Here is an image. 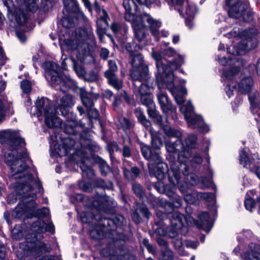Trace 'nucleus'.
Listing matches in <instances>:
<instances>
[{
  "label": "nucleus",
  "mask_w": 260,
  "mask_h": 260,
  "mask_svg": "<svg viewBox=\"0 0 260 260\" xmlns=\"http://www.w3.org/2000/svg\"><path fill=\"white\" fill-rule=\"evenodd\" d=\"M0 136L5 139L12 151L11 153L6 156L5 161L10 166V169L14 173L13 175L16 176L20 174L18 177L22 178L26 175L28 179L31 183L32 177L30 175H27L28 171L24 163L28 158L26 150L22 149L25 146L24 140L20 138L17 133L10 130L2 132ZM15 178H17V176Z\"/></svg>",
  "instance_id": "1"
},
{
  "label": "nucleus",
  "mask_w": 260,
  "mask_h": 260,
  "mask_svg": "<svg viewBox=\"0 0 260 260\" xmlns=\"http://www.w3.org/2000/svg\"><path fill=\"white\" fill-rule=\"evenodd\" d=\"M94 40V35L90 27L86 28H79L76 29L75 36L69 39L64 40L61 46V49L72 53L75 52L84 55L88 47V41L92 42Z\"/></svg>",
  "instance_id": "2"
},
{
  "label": "nucleus",
  "mask_w": 260,
  "mask_h": 260,
  "mask_svg": "<svg viewBox=\"0 0 260 260\" xmlns=\"http://www.w3.org/2000/svg\"><path fill=\"white\" fill-rule=\"evenodd\" d=\"M141 153L143 157L148 160L149 172L151 176L155 177L158 180H162L168 170L167 164L162 161V158L158 152L152 153L150 147L144 144H141Z\"/></svg>",
  "instance_id": "3"
},
{
  "label": "nucleus",
  "mask_w": 260,
  "mask_h": 260,
  "mask_svg": "<svg viewBox=\"0 0 260 260\" xmlns=\"http://www.w3.org/2000/svg\"><path fill=\"white\" fill-rule=\"evenodd\" d=\"M145 22L148 23L152 35L158 40L159 37L158 29L161 25V23L156 19H154L146 13L141 14L132 23V27L136 39L139 42H142L146 38Z\"/></svg>",
  "instance_id": "4"
},
{
  "label": "nucleus",
  "mask_w": 260,
  "mask_h": 260,
  "mask_svg": "<svg viewBox=\"0 0 260 260\" xmlns=\"http://www.w3.org/2000/svg\"><path fill=\"white\" fill-rule=\"evenodd\" d=\"M36 107L38 110L37 116L39 117L43 113L45 123L49 127L61 126V120L56 116L55 109L47 98H42L38 100L36 102Z\"/></svg>",
  "instance_id": "5"
},
{
  "label": "nucleus",
  "mask_w": 260,
  "mask_h": 260,
  "mask_svg": "<svg viewBox=\"0 0 260 260\" xmlns=\"http://www.w3.org/2000/svg\"><path fill=\"white\" fill-rule=\"evenodd\" d=\"M45 70V77L52 84H60L66 88H70L74 84V81L70 76L59 75L57 65L54 62L47 61L42 66Z\"/></svg>",
  "instance_id": "6"
},
{
  "label": "nucleus",
  "mask_w": 260,
  "mask_h": 260,
  "mask_svg": "<svg viewBox=\"0 0 260 260\" xmlns=\"http://www.w3.org/2000/svg\"><path fill=\"white\" fill-rule=\"evenodd\" d=\"M226 4L230 8L228 14L230 17L242 19L248 22L253 20V13L248 9L246 3L240 0H226Z\"/></svg>",
  "instance_id": "7"
},
{
  "label": "nucleus",
  "mask_w": 260,
  "mask_h": 260,
  "mask_svg": "<svg viewBox=\"0 0 260 260\" xmlns=\"http://www.w3.org/2000/svg\"><path fill=\"white\" fill-rule=\"evenodd\" d=\"M180 111L183 114L189 126L193 128H199L204 133L209 131V127L204 123L200 115H196L193 111V107L190 101L180 107Z\"/></svg>",
  "instance_id": "8"
},
{
  "label": "nucleus",
  "mask_w": 260,
  "mask_h": 260,
  "mask_svg": "<svg viewBox=\"0 0 260 260\" xmlns=\"http://www.w3.org/2000/svg\"><path fill=\"white\" fill-rule=\"evenodd\" d=\"M239 91L244 94H249L251 110L253 113H256L260 100L259 94L253 88V81L250 77L243 79L239 84Z\"/></svg>",
  "instance_id": "9"
},
{
  "label": "nucleus",
  "mask_w": 260,
  "mask_h": 260,
  "mask_svg": "<svg viewBox=\"0 0 260 260\" xmlns=\"http://www.w3.org/2000/svg\"><path fill=\"white\" fill-rule=\"evenodd\" d=\"M166 148L168 152L177 154L178 162L180 164L179 168H184L186 172L187 166L186 164L188 159V152L184 147L181 140L178 139L174 142L167 141L166 143Z\"/></svg>",
  "instance_id": "10"
},
{
  "label": "nucleus",
  "mask_w": 260,
  "mask_h": 260,
  "mask_svg": "<svg viewBox=\"0 0 260 260\" xmlns=\"http://www.w3.org/2000/svg\"><path fill=\"white\" fill-rule=\"evenodd\" d=\"M176 82V79L175 78L174 75H169L167 76V79H165L164 82L158 83V87L161 85L166 86L167 89L171 92L174 99L179 105L183 104L184 102V95L186 94L187 91L186 89L175 86V82Z\"/></svg>",
  "instance_id": "11"
},
{
  "label": "nucleus",
  "mask_w": 260,
  "mask_h": 260,
  "mask_svg": "<svg viewBox=\"0 0 260 260\" xmlns=\"http://www.w3.org/2000/svg\"><path fill=\"white\" fill-rule=\"evenodd\" d=\"M257 45V41L254 37H248L239 42L237 46H231L228 47L227 52L234 55H242L247 51L255 48Z\"/></svg>",
  "instance_id": "12"
},
{
  "label": "nucleus",
  "mask_w": 260,
  "mask_h": 260,
  "mask_svg": "<svg viewBox=\"0 0 260 260\" xmlns=\"http://www.w3.org/2000/svg\"><path fill=\"white\" fill-rule=\"evenodd\" d=\"M93 206L95 208L93 209L92 211V221L95 219V220H99L98 226L105 227L110 224V222H112L111 220L108 218L101 217V215L99 214H95L94 210L100 212V211H105L110 206L109 202L105 198L101 197L98 199V200H95L92 202Z\"/></svg>",
  "instance_id": "13"
},
{
  "label": "nucleus",
  "mask_w": 260,
  "mask_h": 260,
  "mask_svg": "<svg viewBox=\"0 0 260 260\" xmlns=\"http://www.w3.org/2000/svg\"><path fill=\"white\" fill-rule=\"evenodd\" d=\"M36 194L28 193L22 197L21 202L22 204H19L14 212L13 215L17 218H20L26 212H31L37 207V204L34 201Z\"/></svg>",
  "instance_id": "14"
},
{
  "label": "nucleus",
  "mask_w": 260,
  "mask_h": 260,
  "mask_svg": "<svg viewBox=\"0 0 260 260\" xmlns=\"http://www.w3.org/2000/svg\"><path fill=\"white\" fill-rule=\"evenodd\" d=\"M152 57L156 61V68L157 72L156 74V79L157 83L164 82L165 79H167V76L169 75H174L169 70L162 60V55L160 53L152 51L151 54Z\"/></svg>",
  "instance_id": "15"
},
{
  "label": "nucleus",
  "mask_w": 260,
  "mask_h": 260,
  "mask_svg": "<svg viewBox=\"0 0 260 260\" xmlns=\"http://www.w3.org/2000/svg\"><path fill=\"white\" fill-rule=\"evenodd\" d=\"M184 168H179L178 165L172 164L171 165V170L169 172V180L173 186L178 185L179 190L182 194H185L187 191V188L182 184H180L181 171L183 172Z\"/></svg>",
  "instance_id": "16"
},
{
  "label": "nucleus",
  "mask_w": 260,
  "mask_h": 260,
  "mask_svg": "<svg viewBox=\"0 0 260 260\" xmlns=\"http://www.w3.org/2000/svg\"><path fill=\"white\" fill-rule=\"evenodd\" d=\"M239 71V69L236 67L231 68L229 70L223 71V74L226 79L230 81L232 80L229 83H227L226 87L225 88L226 93L229 98L234 94V91H237L236 84L233 81V79Z\"/></svg>",
  "instance_id": "17"
},
{
  "label": "nucleus",
  "mask_w": 260,
  "mask_h": 260,
  "mask_svg": "<svg viewBox=\"0 0 260 260\" xmlns=\"http://www.w3.org/2000/svg\"><path fill=\"white\" fill-rule=\"evenodd\" d=\"M155 188L160 193H165L168 197L172 198V203H170L169 206L171 207L179 208L182 205V200L181 199L174 194L173 188H171L170 190L168 189V186H166L164 187L162 183L158 182L154 185Z\"/></svg>",
  "instance_id": "18"
},
{
  "label": "nucleus",
  "mask_w": 260,
  "mask_h": 260,
  "mask_svg": "<svg viewBox=\"0 0 260 260\" xmlns=\"http://www.w3.org/2000/svg\"><path fill=\"white\" fill-rule=\"evenodd\" d=\"M165 55L168 57L173 56L174 59L170 60L168 64L169 70L173 73L183 63V58L180 55L177 54L172 48H169L165 51Z\"/></svg>",
  "instance_id": "19"
},
{
  "label": "nucleus",
  "mask_w": 260,
  "mask_h": 260,
  "mask_svg": "<svg viewBox=\"0 0 260 260\" xmlns=\"http://www.w3.org/2000/svg\"><path fill=\"white\" fill-rule=\"evenodd\" d=\"M130 75L135 81L134 85L136 86L137 81L140 82L147 81L149 78V71L147 66H143L141 68L132 69L130 71Z\"/></svg>",
  "instance_id": "20"
},
{
  "label": "nucleus",
  "mask_w": 260,
  "mask_h": 260,
  "mask_svg": "<svg viewBox=\"0 0 260 260\" xmlns=\"http://www.w3.org/2000/svg\"><path fill=\"white\" fill-rule=\"evenodd\" d=\"M170 5L174 7L175 9L181 14L184 13L189 18L193 17L197 12V7L193 4L189 3L187 0H183V3L180 7V11H179L174 5Z\"/></svg>",
  "instance_id": "21"
},
{
  "label": "nucleus",
  "mask_w": 260,
  "mask_h": 260,
  "mask_svg": "<svg viewBox=\"0 0 260 260\" xmlns=\"http://www.w3.org/2000/svg\"><path fill=\"white\" fill-rule=\"evenodd\" d=\"M83 172V176L90 178L93 175V171L91 168L90 160L84 154L81 157V160L77 162Z\"/></svg>",
  "instance_id": "22"
},
{
  "label": "nucleus",
  "mask_w": 260,
  "mask_h": 260,
  "mask_svg": "<svg viewBox=\"0 0 260 260\" xmlns=\"http://www.w3.org/2000/svg\"><path fill=\"white\" fill-rule=\"evenodd\" d=\"M57 104V109L61 112L62 115L67 113L66 108L71 107L74 105V101L72 95L66 94L59 100H56Z\"/></svg>",
  "instance_id": "23"
},
{
  "label": "nucleus",
  "mask_w": 260,
  "mask_h": 260,
  "mask_svg": "<svg viewBox=\"0 0 260 260\" xmlns=\"http://www.w3.org/2000/svg\"><path fill=\"white\" fill-rule=\"evenodd\" d=\"M51 250V247L43 242L38 241L34 244L31 247L30 252L34 256L38 257L43 253L49 252Z\"/></svg>",
  "instance_id": "24"
},
{
  "label": "nucleus",
  "mask_w": 260,
  "mask_h": 260,
  "mask_svg": "<svg viewBox=\"0 0 260 260\" xmlns=\"http://www.w3.org/2000/svg\"><path fill=\"white\" fill-rule=\"evenodd\" d=\"M199 219L196 224L198 228L202 229L207 232L210 230L212 224L209 220V215L208 212H204L199 215Z\"/></svg>",
  "instance_id": "25"
},
{
  "label": "nucleus",
  "mask_w": 260,
  "mask_h": 260,
  "mask_svg": "<svg viewBox=\"0 0 260 260\" xmlns=\"http://www.w3.org/2000/svg\"><path fill=\"white\" fill-rule=\"evenodd\" d=\"M64 7L69 13L76 14L78 17H83V13L79 10L78 5L75 0H63Z\"/></svg>",
  "instance_id": "26"
},
{
  "label": "nucleus",
  "mask_w": 260,
  "mask_h": 260,
  "mask_svg": "<svg viewBox=\"0 0 260 260\" xmlns=\"http://www.w3.org/2000/svg\"><path fill=\"white\" fill-rule=\"evenodd\" d=\"M76 142L74 139L68 137L64 139L61 149L59 151L56 150V152L59 156H66L74 148Z\"/></svg>",
  "instance_id": "27"
},
{
  "label": "nucleus",
  "mask_w": 260,
  "mask_h": 260,
  "mask_svg": "<svg viewBox=\"0 0 260 260\" xmlns=\"http://www.w3.org/2000/svg\"><path fill=\"white\" fill-rule=\"evenodd\" d=\"M98 95L91 93L87 92L85 90H81L80 92V98L82 103L87 109L91 108L93 106V99H96Z\"/></svg>",
  "instance_id": "28"
},
{
  "label": "nucleus",
  "mask_w": 260,
  "mask_h": 260,
  "mask_svg": "<svg viewBox=\"0 0 260 260\" xmlns=\"http://www.w3.org/2000/svg\"><path fill=\"white\" fill-rule=\"evenodd\" d=\"M157 99L164 112L167 113L172 110V105L166 93L160 91L157 94Z\"/></svg>",
  "instance_id": "29"
},
{
  "label": "nucleus",
  "mask_w": 260,
  "mask_h": 260,
  "mask_svg": "<svg viewBox=\"0 0 260 260\" xmlns=\"http://www.w3.org/2000/svg\"><path fill=\"white\" fill-rule=\"evenodd\" d=\"M104 76L107 79L108 83L110 85L118 90L122 88L123 86V82L121 79L117 77L116 73H108L107 75H104Z\"/></svg>",
  "instance_id": "30"
},
{
  "label": "nucleus",
  "mask_w": 260,
  "mask_h": 260,
  "mask_svg": "<svg viewBox=\"0 0 260 260\" xmlns=\"http://www.w3.org/2000/svg\"><path fill=\"white\" fill-rule=\"evenodd\" d=\"M36 226H38V233L50 232L53 234L55 232L54 226L52 222L47 223L44 221H39L34 223Z\"/></svg>",
  "instance_id": "31"
},
{
  "label": "nucleus",
  "mask_w": 260,
  "mask_h": 260,
  "mask_svg": "<svg viewBox=\"0 0 260 260\" xmlns=\"http://www.w3.org/2000/svg\"><path fill=\"white\" fill-rule=\"evenodd\" d=\"M108 16L107 12L103 10H102L101 12V18L99 19L98 21V28H97V34L99 35L100 38L101 39L103 34L104 33L105 30L102 28H100L99 26V24L100 22L102 21L106 25H108Z\"/></svg>",
  "instance_id": "32"
},
{
  "label": "nucleus",
  "mask_w": 260,
  "mask_h": 260,
  "mask_svg": "<svg viewBox=\"0 0 260 260\" xmlns=\"http://www.w3.org/2000/svg\"><path fill=\"white\" fill-rule=\"evenodd\" d=\"M140 174L139 169L136 167H132L131 170L124 169V174L128 180H134L138 177Z\"/></svg>",
  "instance_id": "33"
},
{
  "label": "nucleus",
  "mask_w": 260,
  "mask_h": 260,
  "mask_svg": "<svg viewBox=\"0 0 260 260\" xmlns=\"http://www.w3.org/2000/svg\"><path fill=\"white\" fill-rule=\"evenodd\" d=\"M96 161L99 165V168L103 175L106 176L110 172V168L104 160L100 157H98L96 158Z\"/></svg>",
  "instance_id": "34"
},
{
  "label": "nucleus",
  "mask_w": 260,
  "mask_h": 260,
  "mask_svg": "<svg viewBox=\"0 0 260 260\" xmlns=\"http://www.w3.org/2000/svg\"><path fill=\"white\" fill-rule=\"evenodd\" d=\"M239 161L244 167H247L249 166L251 161L247 152L245 149H242L239 153Z\"/></svg>",
  "instance_id": "35"
},
{
  "label": "nucleus",
  "mask_w": 260,
  "mask_h": 260,
  "mask_svg": "<svg viewBox=\"0 0 260 260\" xmlns=\"http://www.w3.org/2000/svg\"><path fill=\"white\" fill-rule=\"evenodd\" d=\"M143 57L141 54L138 53L132 56L131 63L135 68H141L143 66H146L143 63Z\"/></svg>",
  "instance_id": "36"
},
{
  "label": "nucleus",
  "mask_w": 260,
  "mask_h": 260,
  "mask_svg": "<svg viewBox=\"0 0 260 260\" xmlns=\"http://www.w3.org/2000/svg\"><path fill=\"white\" fill-rule=\"evenodd\" d=\"M26 8L29 11L35 12L39 8L41 0H24Z\"/></svg>",
  "instance_id": "37"
},
{
  "label": "nucleus",
  "mask_w": 260,
  "mask_h": 260,
  "mask_svg": "<svg viewBox=\"0 0 260 260\" xmlns=\"http://www.w3.org/2000/svg\"><path fill=\"white\" fill-rule=\"evenodd\" d=\"M116 124L117 127L119 129L122 128L123 129H127L131 127L132 123L126 118L123 116H119L118 117Z\"/></svg>",
  "instance_id": "38"
},
{
  "label": "nucleus",
  "mask_w": 260,
  "mask_h": 260,
  "mask_svg": "<svg viewBox=\"0 0 260 260\" xmlns=\"http://www.w3.org/2000/svg\"><path fill=\"white\" fill-rule=\"evenodd\" d=\"M255 191L253 190H250L247 192L246 198L245 201V207L247 210L251 211L252 209L254 208L255 202L251 199V194L253 196Z\"/></svg>",
  "instance_id": "39"
},
{
  "label": "nucleus",
  "mask_w": 260,
  "mask_h": 260,
  "mask_svg": "<svg viewBox=\"0 0 260 260\" xmlns=\"http://www.w3.org/2000/svg\"><path fill=\"white\" fill-rule=\"evenodd\" d=\"M142 95L140 96V100L142 104L146 105L147 107H151L154 106L152 100L153 96L151 93H142Z\"/></svg>",
  "instance_id": "40"
},
{
  "label": "nucleus",
  "mask_w": 260,
  "mask_h": 260,
  "mask_svg": "<svg viewBox=\"0 0 260 260\" xmlns=\"http://www.w3.org/2000/svg\"><path fill=\"white\" fill-rule=\"evenodd\" d=\"M135 113L139 121L146 128H148L150 125V122L147 120L145 116L142 112L141 110L137 109L135 111Z\"/></svg>",
  "instance_id": "41"
},
{
  "label": "nucleus",
  "mask_w": 260,
  "mask_h": 260,
  "mask_svg": "<svg viewBox=\"0 0 260 260\" xmlns=\"http://www.w3.org/2000/svg\"><path fill=\"white\" fill-rule=\"evenodd\" d=\"M79 128L80 127L78 126L69 122L64 125V132L69 135H76L79 132Z\"/></svg>",
  "instance_id": "42"
},
{
  "label": "nucleus",
  "mask_w": 260,
  "mask_h": 260,
  "mask_svg": "<svg viewBox=\"0 0 260 260\" xmlns=\"http://www.w3.org/2000/svg\"><path fill=\"white\" fill-rule=\"evenodd\" d=\"M197 138L194 135H188L185 139L184 142L186 144V150H188V148H194L196 147Z\"/></svg>",
  "instance_id": "43"
},
{
  "label": "nucleus",
  "mask_w": 260,
  "mask_h": 260,
  "mask_svg": "<svg viewBox=\"0 0 260 260\" xmlns=\"http://www.w3.org/2000/svg\"><path fill=\"white\" fill-rule=\"evenodd\" d=\"M151 145L153 150H152L150 148V149L152 153H154L155 152H158L159 153V149L162 146V142L161 139L157 137L152 136L151 138Z\"/></svg>",
  "instance_id": "44"
},
{
  "label": "nucleus",
  "mask_w": 260,
  "mask_h": 260,
  "mask_svg": "<svg viewBox=\"0 0 260 260\" xmlns=\"http://www.w3.org/2000/svg\"><path fill=\"white\" fill-rule=\"evenodd\" d=\"M244 258L245 260H260V251H248L244 254Z\"/></svg>",
  "instance_id": "45"
},
{
  "label": "nucleus",
  "mask_w": 260,
  "mask_h": 260,
  "mask_svg": "<svg viewBox=\"0 0 260 260\" xmlns=\"http://www.w3.org/2000/svg\"><path fill=\"white\" fill-rule=\"evenodd\" d=\"M196 197L199 200H202L207 202H211L214 200V195L210 192H196Z\"/></svg>",
  "instance_id": "46"
},
{
  "label": "nucleus",
  "mask_w": 260,
  "mask_h": 260,
  "mask_svg": "<svg viewBox=\"0 0 260 260\" xmlns=\"http://www.w3.org/2000/svg\"><path fill=\"white\" fill-rule=\"evenodd\" d=\"M164 131L165 134L170 137L180 138L182 135L180 131L171 127H165Z\"/></svg>",
  "instance_id": "47"
},
{
  "label": "nucleus",
  "mask_w": 260,
  "mask_h": 260,
  "mask_svg": "<svg viewBox=\"0 0 260 260\" xmlns=\"http://www.w3.org/2000/svg\"><path fill=\"white\" fill-rule=\"evenodd\" d=\"M171 216L173 218L171 221L173 224L177 225L178 224H182L183 219L184 218L183 214L178 212H174L171 214Z\"/></svg>",
  "instance_id": "48"
},
{
  "label": "nucleus",
  "mask_w": 260,
  "mask_h": 260,
  "mask_svg": "<svg viewBox=\"0 0 260 260\" xmlns=\"http://www.w3.org/2000/svg\"><path fill=\"white\" fill-rule=\"evenodd\" d=\"M122 4L126 12H131L137 8V5L133 0H123Z\"/></svg>",
  "instance_id": "49"
},
{
  "label": "nucleus",
  "mask_w": 260,
  "mask_h": 260,
  "mask_svg": "<svg viewBox=\"0 0 260 260\" xmlns=\"http://www.w3.org/2000/svg\"><path fill=\"white\" fill-rule=\"evenodd\" d=\"M109 69L105 71L104 75L109 74H115L118 70V67L115 60H109L108 61Z\"/></svg>",
  "instance_id": "50"
},
{
  "label": "nucleus",
  "mask_w": 260,
  "mask_h": 260,
  "mask_svg": "<svg viewBox=\"0 0 260 260\" xmlns=\"http://www.w3.org/2000/svg\"><path fill=\"white\" fill-rule=\"evenodd\" d=\"M62 26L66 28H71L74 26L77 23L76 20L71 19L69 17H63L62 20Z\"/></svg>",
  "instance_id": "51"
},
{
  "label": "nucleus",
  "mask_w": 260,
  "mask_h": 260,
  "mask_svg": "<svg viewBox=\"0 0 260 260\" xmlns=\"http://www.w3.org/2000/svg\"><path fill=\"white\" fill-rule=\"evenodd\" d=\"M96 186L104 189H112L113 185L111 181L106 182L102 179H98L96 181Z\"/></svg>",
  "instance_id": "52"
},
{
  "label": "nucleus",
  "mask_w": 260,
  "mask_h": 260,
  "mask_svg": "<svg viewBox=\"0 0 260 260\" xmlns=\"http://www.w3.org/2000/svg\"><path fill=\"white\" fill-rule=\"evenodd\" d=\"M151 87L147 85L146 83H141L140 86L138 89V94L139 96L142 95V93H145V92H148V93H150Z\"/></svg>",
  "instance_id": "53"
},
{
  "label": "nucleus",
  "mask_w": 260,
  "mask_h": 260,
  "mask_svg": "<svg viewBox=\"0 0 260 260\" xmlns=\"http://www.w3.org/2000/svg\"><path fill=\"white\" fill-rule=\"evenodd\" d=\"M133 189L136 194L140 198L144 196V192L142 186L138 183H134L133 185Z\"/></svg>",
  "instance_id": "54"
},
{
  "label": "nucleus",
  "mask_w": 260,
  "mask_h": 260,
  "mask_svg": "<svg viewBox=\"0 0 260 260\" xmlns=\"http://www.w3.org/2000/svg\"><path fill=\"white\" fill-rule=\"evenodd\" d=\"M104 233L102 229H98V228H94L90 233V236L94 239H100L103 236Z\"/></svg>",
  "instance_id": "55"
},
{
  "label": "nucleus",
  "mask_w": 260,
  "mask_h": 260,
  "mask_svg": "<svg viewBox=\"0 0 260 260\" xmlns=\"http://www.w3.org/2000/svg\"><path fill=\"white\" fill-rule=\"evenodd\" d=\"M74 69L75 72L79 77H85V71L81 66L74 63Z\"/></svg>",
  "instance_id": "56"
},
{
  "label": "nucleus",
  "mask_w": 260,
  "mask_h": 260,
  "mask_svg": "<svg viewBox=\"0 0 260 260\" xmlns=\"http://www.w3.org/2000/svg\"><path fill=\"white\" fill-rule=\"evenodd\" d=\"M162 254L164 260H172L173 258V252L167 247L162 251Z\"/></svg>",
  "instance_id": "57"
},
{
  "label": "nucleus",
  "mask_w": 260,
  "mask_h": 260,
  "mask_svg": "<svg viewBox=\"0 0 260 260\" xmlns=\"http://www.w3.org/2000/svg\"><path fill=\"white\" fill-rule=\"evenodd\" d=\"M21 88L24 92L28 93L31 90L30 83L27 80H23L21 82Z\"/></svg>",
  "instance_id": "58"
},
{
  "label": "nucleus",
  "mask_w": 260,
  "mask_h": 260,
  "mask_svg": "<svg viewBox=\"0 0 260 260\" xmlns=\"http://www.w3.org/2000/svg\"><path fill=\"white\" fill-rule=\"evenodd\" d=\"M84 79L89 82H94L97 79V75L94 72L91 71L87 75H85Z\"/></svg>",
  "instance_id": "59"
},
{
  "label": "nucleus",
  "mask_w": 260,
  "mask_h": 260,
  "mask_svg": "<svg viewBox=\"0 0 260 260\" xmlns=\"http://www.w3.org/2000/svg\"><path fill=\"white\" fill-rule=\"evenodd\" d=\"M196 192H194L193 195L187 193L184 196V200L189 204H192L196 201Z\"/></svg>",
  "instance_id": "60"
},
{
  "label": "nucleus",
  "mask_w": 260,
  "mask_h": 260,
  "mask_svg": "<svg viewBox=\"0 0 260 260\" xmlns=\"http://www.w3.org/2000/svg\"><path fill=\"white\" fill-rule=\"evenodd\" d=\"M88 112L89 116L91 118L96 119L99 117V113L98 111L96 109L93 108L92 107L88 108Z\"/></svg>",
  "instance_id": "61"
},
{
  "label": "nucleus",
  "mask_w": 260,
  "mask_h": 260,
  "mask_svg": "<svg viewBox=\"0 0 260 260\" xmlns=\"http://www.w3.org/2000/svg\"><path fill=\"white\" fill-rule=\"evenodd\" d=\"M140 15L138 16H135L132 14V12H126L124 18L125 20L127 21H132V23H133V21L135 20L138 17L140 16Z\"/></svg>",
  "instance_id": "62"
},
{
  "label": "nucleus",
  "mask_w": 260,
  "mask_h": 260,
  "mask_svg": "<svg viewBox=\"0 0 260 260\" xmlns=\"http://www.w3.org/2000/svg\"><path fill=\"white\" fill-rule=\"evenodd\" d=\"M169 5H174L176 8L180 11V7L183 3V0H167Z\"/></svg>",
  "instance_id": "63"
},
{
  "label": "nucleus",
  "mask_w": 260,
  "mask_h": 260,
  "mask_svg": "<svg viewBox=\"0 0 260 260\" xmlns=\"http://www.w3.org/2000/svg\"><path fill=\"white\" fill-rule=\"evenodd\" d=\"M138 210H139L141 213L143 214L144 216H145L147 218H149L150 216V212L146 208L145 206L142 205L141 206L139 209H137Z\"/></svg>",
  "instance_id": "64"
}]
</instances>
